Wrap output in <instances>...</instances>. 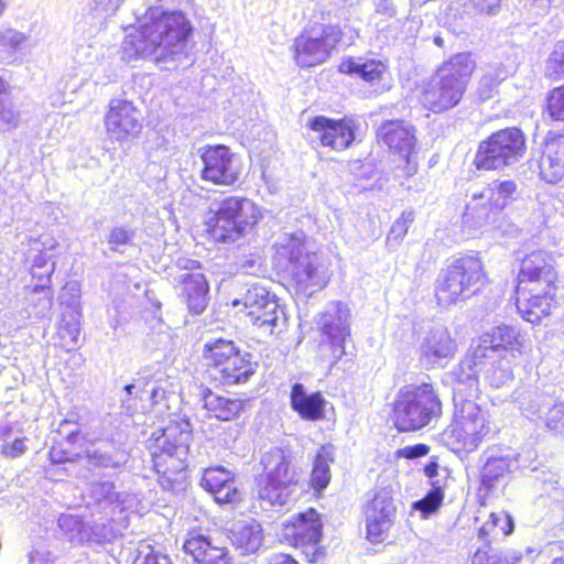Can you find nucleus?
Returning <instances> with one entry per match:
<instances>
[{
  "label": "nucleus",
  "instance_id": "1",
  "mask_svg": "<svg viewBox=\"0 0 564 564\" xmlns=\"http://www.w3.org/2000/svg\"><path fill=\"white\" fill-rule=\"evenodd\" d=\"M192 31V24L183 12L152 7L140 25L126 35L123 57L128 61L150 58L156 63L181 61L187 55Z\"/></svg>",
  "mask_w": 564,
  "mask_h": 564
},
{
  "label": "nucleus",
  "instance_id": "2",
  "mask_svg": "<svg viewBox=\"0 0 564 564\" xmlns=\"http://www.w3.org/2000/svg\"><path fill=\"white\" fill-rule=\"evenodd\" d=\"M305 238L303 231L280 236L274 243L273 261L288 272L297 292L312 294L327 285L329 274L319 256L307 250Z\"/></svg>",
  "mask_w": 564,
  "mask_h": 564
},
{
  "label": "nucleus",
  "instance_id": "3",
  "mask_svg": "<svg viewBox=\"0 0 564 564\" xmlns=\"http://www.w3.org/2000/svg\"><path fill=\"white\" fill-rule=\"evenodd\" d=\"M476 63L470 53H458L444 62L424 85L422 105L440 113L454 108L462 100Z\"/></svg>",
  "mask_w": 564,
  "mask_h": 564
},
{
  "label": "nucleus",
  "instance_id": "4",
  "mask_svg": "<svg viewBox=\"0 0 564 564\" xmlns=\"http://www.w3.org/2000/svg\"><path fill=\"white\" fill-rule=\"evenodd\" d=\"M263 474L258 478V498L270 507H283L294 499L297 477L292 466V455L274 447L260 460Z\"/></svg>",
  "mask_w": 564,
  "mask_h": 564
},
{
  "label": "nucleus",
  "instance_id": "5",
  "mask_svg": "<svg viewBox=\"0 0 564 564\" xmlns=\"http://www.w3.org/2000/svg\"><path fill=\"white\" fill-rule=\"evenodd\" d=\"M216 205L214 215L206 220V231L215 242H236L261 217L258 206L247 197L228 196Z\"/></svg>",
  "mask_w": 564,
  "mask_h": 564
},
{
  "label": "nucleus",
  "instance_id": "6",
  "mask_svg": "<svg viewBox=\"0 0 564 564\" xmlns=\"http://www.w3.org/2000/svg\"><path fill=\"white\" fill-rule=\"evenodd\" d=\"M487 283L481 261L474 256L456 259L443 270L435 284V296L441 306L466 301Z\"/></svg>",
  "mask_w": 564,
  "mask_h": 564
},
{
  "label": "nucleus",
  "instance_id": "7",
  "mask_svg": "<svg viewBox=\"0 0 564 564\" xmlns=\"http://www.w3.org/2000/svg\"><path fill=\"white\" fill-rule=\"evenodd\" d=\"M441 414L442 402L432 384H410L399 390L393 409V420L399 431H419Z\"/></svg>",
  "mask_w": 564,
  "mask_h": 564
},
{
  "label": "nucleus",
  "instance_id": "8",
  "mask_svg": "<svg viewBox=\"0 0 564 564\" xmlns=\"http://www.w3.org/2000/svg\"><path fill=\"white\" fill-rule=\"evenodd\" d=\"M192 441V424L182 419L171 421L154 438L152 444V458L158 474L169 480L186 468V459Z\"/></svg>",
  "mask_w": 564,
  "mask_h": 564
},
{
  "label": "nucleus",
  "instance_id": "9",
  "mask_svg": "<svg viewBox=\"0 0 564 564\" xmlns=\"http://www.w3.org/2000/svg\"><path fill=\"white\" fill-rule=\"evenodd\" d=\"M527 153V138L517 127L491 133L478 145L474 164L477 170L495 171L519 163Z\"/></svg>",
  "mask_w": 564,
  "mask_h": 564
},
{
  "label": "nucleus",
  "instance_id": "10",
  "mask_svg": "<svg viewBox=\"0 0 564 564\" xmlns=\"http://www.w3.org/2000/svg\"><path fill=\"white\" fill-rule=\"evenodd\" d=\"M453 402V422L444 435L457 451L473 452L490 433L488 413L473 398H457Z\"/></svg>",
  "mask_w": 564,
  "mask_h": 564
},
{
  "label": "nucleus",
  "instance_id": "11",
  "mask_svg": "<svg viewBox=\"0 0 564 564\" xmlns=\"http://www.w3.org/2000/svg\"><path fill=\"white\" fill-rule=\"evenodd\" d=\"M338 25H323L319 32L312 30L294 39L293 53L296 65L313 67L327 61L341 39Z\"/></svg>",
  "mask_w": 564,
  "mask_h": 564
},
{
  "label": "nucleus",
  "instance_id": "12",
  "mask_svg": "<svg viewBox=\"0 0 564 564\" xmlns=\"http://www.w3.org/2000/svg\"><path fill=\"white\" fill-rule=\"evenodd\" d=\"M203 169L200 177L216 185L231 186L238 182L242 167L239 159L223 144L199 149Z\"/></svg>",
  "mask_w": 564,
  "mask_h": 564
},
{
  "label": "nucleus",
  "instance_id": "13",
  "mask_svg": "<svg viewBox=\"0 0 564 564\" xmlns=\"http://www.w3.org/2000/svg\"><path fill=\"white\" fill-rule=\"evenodd\" d=\"M524 345V335L519 328L506 324L492 327L473 341L470 349L475 358L494 359L501 357L506 359L509 354L516 357L521 355Z\"/></svg>",
  "mask_w": 564,
  "mask_h": 564
},
{
  "label": "nucleus",
  "instance_id": "14",
  "mask_svg": "<svg viewBox=\"0 0 564 564\" xmlns=\"http://www.w3.org/2000/svg\"><path fill=\"white\" fill-rule=\"evenodd\" d=\"M516 191L513 181H495L479 196L474 195L473 202L467 206V215H471L478 226L495 223L499 212L514 199Z\"/></svg>",
  "mask_w": 564,
  "mask_h": 564
},
{
  "label": "nucleus",
  "instance_id": "15",
  "mask_svg": "<svg viewBox=\"0 0 564 564\" xmlns=\"http://www.w3.org/2000/svg\"><path fill=\"white\" fill-rule=\"evenodd\" d=\"M307 127L314 133L313 140H317L323 147L339 152L348 149L354 143L358 123L352 117L347 116L340 119L316 116L307 122Z\"/></svg>",
  "mask_w": 564,
  "mask_h": 564
},
{
  "label": "nucleus",
  "instance_id": "16",
  "mask_svg": "<svg viewBox=\"0 0 564 564\" xmlns=\"http://www.w3.org/2000/svg\"><path fill=\"white\" fill-rule=\"evenodd\" d=\"M397 506L390 487H377L365 508L368 539L381 542L394 523Z\"/></svg>",
  "mask_w": 564,
  "mask_h": 564
},
{
  "label": "nucleus",
  "instance_id": "17",
  "mask_svg": "<svg viewBox=\"0 0 564 564\" xmlns=\"http://www.w3.org/2000/svg\"><path fill=\"white\" fill-rule=\"evenodd\" d=\"M107 135L111 141L126 142L142 130L140 110L129 100L111 99L105 115Z\"/></svg>",
  "mask_w": 564,
  "mask_h": 564
},
{
  "label": "nucleus",
  "instance_id": "18",
  "mask_svg": "<svg viewBox=\"0 0 564 564\" xmlns=\"http://www.w3.org/2000/svg\"><path fill=\"white\" fill-rule=\"evenodd\" d=\"M322 521L313 508L297 513L285 525L284 535L295 547L303 549L310 562H317L321 556L318 543L322 536Z\"/></svg>",
  "mask_w": 564,
  "mask_h": 564
},
{
  "label": "nucleus",
  "instance_id": "19",
  "mask_svg": "<svg viewBox=\"0 0 564 564\" xmlns=\"http://www.w3.org/2000/svg\"><path fill=\"white\" fill-rule=\"evenodd\" d=\"M377 135L405 162V174L413 175L416 172V163L412 161L416 144L415 128L402 120H391L379 127Z\"/></svg>",
  "mask_w": 564,
  "mask_h": 564
},
{
  "label": "nucleus",
  "instance_id": "20",
  "mask_svg": "<svg viewBox=\"0 0 564 564\" xmlns=\"http://www.w3.org/2000/svg\"><path fill=\"white\" fill-rule=\"evenodd\" d=\"M557 273L554 260L550 253L543 250L533 251L524 257L518 276V289L538 291L536 288H554Z\"/></svg>",
  "mask_w": 564,
  "mask_h": 564
},
{
  "label": "nucleus",
  "instance_id": "21",
  "mask_svg": "<svg viewBox=\"0 0 564 564\" xmlns=\"http://www.w3.org/2000/svg\"><path fill=\"white\" fill-rule=\"evenodd\" d=\"M457 350L456 341L448 329L436 326L429 330L420 345V360L429 367L445 366L454 358Z\"/></svg>",
  "mask_w": 564,
  "mask_h": 564
},
{
  "label": "nucleus",
  "instance_id": "22",
  "mask_svg": "<svg viewBox=\"0 0 564 564\" xmlns=\"http://www.w3.org/2000/svg\"><path fill=\"white\" fill-rule=\"evenodd\" d=\"M481 459L484 465L480 470V485L486 491L507 482L511 474L519 468L518 456L512 453L486 451Z\"/></svg>",
  "mask_w": 564,
  "mask_h": 564
},
{
  "label": "nucleus",
  "instance_id": "23",
  "mask_svg": "<svg viewBox=\"0 0 564 564\" xmlns=\"http://www.w3.org/2000/svg\"><path fill=\"white\" fill-rule=\"evenodd\" d=\"M176 290L192 314H202L209 301V285L200 272H183L175 278Z\"/></svg>",
  "mask_w": 564,
  "mask_h": 564
},
{
  "label": "nucleus",
  "instance_id": "24",
  "mask_svg": "<svg viewBox=\"0 0 564 564\" xmlns=\"http://www.w3.org/2000/svg\"><path fill=\"white\" fill-rule=\"evenodd\" d=\"M554 288H536L538 291L519 290L517 288V308L523 319L529 323H539L551 313L554 304Z\"/></svg>",
  "mask_w": 564,
  "mask_h": 564
},
{
  "label": "nucleus",
  "instance_id": "25",
  "mask_svg": "<svg viewBox=\"0 0 564 564\" xmlns=\"http://www.w3.org/2000/svg\"><path fill=\"white\" fill-rule=\"evenodd\" d=\"M540 176L550 184L564 180V134H549L539 162Z\"/></svg>",
  "mask_w": 564,
  "mask_h": 564
},
{
  "label": "nucleus",
  "instance_id": "26",
  "mask_svg": "<svg viewBox=\"0 0 564 564\" xmlns=\"http://www.w3.org/2000/svg\"><path fill=\"white\" fill-rule=\"evenodd\" d=\"M200 486L208 491L218 503H230L239 500L231 471L223 466L209 467L204 470Z\"/></svg>",
  "mask_w": 564,
  "mask_h": 564
},
{
  "label": "nucleus",
  "instance_id": "27",
  "mask_svg": "<svg viewBox=\"0 0 564 564\" xmlns=\"http://www.w3.org/2000/svg\"><path fill=\"white\" fill-rule=\"evenodd\" d=\"M484 358H475L473 351L451 372L453 378V400L475 398L479 392V372Z\"/></svg>",
  "mask_w": 564,
  "mask_h": 564
},
{
  "label": "nucleus",
  "instance_id": "28",
  "mask_svg": "<svg viewBox=\"0 0 564 564\" xmlns=\"http://www.w3.org/2000/svg\"><path fill=\"white\" fill-rule=\"evenodd\" d=\"M350 311L341 302H332L318 315L317 327L326 339L347 338L350 335Z\"/></svg>",
  "mask_w": 564,
  "mask_h": 564
},
{
  "label": "nucleus",
  "instance_id": "29",
  "mask_svg": "<svg viewBox=\"0 0 564 564\" xmlns=\"http://www.w3.org/2000/svg\"><path fill=\"white\" fill-rule=\"evenodd\" d=\"M258 364L251 361L249 354L239 350L231 356L212 376L223 386H234L247 382L254 375Z\"/></svg>",
  "mask_w": 564,
  "mask_h": 564
},
{
  "label": "nucleus",
  "instance_id": "30",
  "mask_svg": "<svg viewBox=\"0 0 564 564\" xmlns=\"http://www.w3.org/2000/svg\"><path fill=\"white\" fill-rule=\"evenodd\" d=\"M183 550L197 564H229L226 549L214 546L203 534L191 533L184 542Z\"/></svg>",
  "mask_w": 564,
  "mask_h": 564
},
{
  "label": "nucleus",
  "instance_id": "31",
  "mask_svg": "<svg viewBox=\"0 0 564 564\" xmlns=\"http://www.w3.org/2000/svg\"><path fill=\"white\" fill-rule=\"evenodd\" d=\"M58 527L73 543L100 542L107 538V528L104 524L88 525L80 518L73 514H61Z\"/></svg>",
  "mask_w": 564,
  "mask_h": 564
},
{
  "label": "nucleus",
  "instance_id": "32",
  "mask_svg": "<svg viewBox=\"0 0 564 564\" xmlns=\"http://www.w3.org/2000/svg\"><path fill=\"white\" fill-rule=\"evenodd\" d=\"M200 401L209 416L221 421H230L243 409V401L236 398L219 395L209 388H200Z\"/></svg>",
  "mask_w": 564,
  "mask_h": 564
},
{
  "label": "nucleus",
  "instance_id": "33",
  "mask_svg": "<svg viewBox=\"0 0 564 564\" xmlns=\"http://www.w3.org/2000/svg\"><path fill=\"white\" fill-rule=\"evenodd\" d=\"M325 399L319 392L307 393L302 383H295L291 391V405L300 416L307 421H317L324 416Z\"/></svg>",
  "mask_w": 564,
  "mask_h": 564
},
{
  "label": "nucleus",
  "instance_id": "34",
  "mask_svg": "<svg viewBox=\"0 0 564 564\" xmlns=\"http://www.w3.org/2000/svg\"><path fill=\"white\" fill-rule=\"evenodd\" d=\"M230 540L241 554H253L262 545L263 531L260 523L254 520L240 522L230 530Z\"/></svg>",
  "mask_w": 564,
  "mask_h": 564
},
{
  "label": "nucleus",
  "instance_id": "35",
  "mask_svg": "<svg viewBox=\"0 0 564 564\" xmlns=\"http://www.w3.org/2000/svg\"><path fill=\"white\" fill-rule=\"evenodd\" d=\"M339 70L344 74L357 75L368 83H376L381 80L387 72V65L376 58H348L341 62Z\"/></svg>",
  "mask_w": 564,
  "mask_h": 564
},
{
  "label": "nucleus",
  "instance_id": "36",
  "mask_svg": "<svg viewBox=\"0 0 564 564\" xmlns=\"http://www.w3.org/2000/svg\"><path fill=\"white\" fill-rule=\"evenodd\" d=\"M238 350L232 340L223 338L212 339L204 345L203 358L206 365L210 367L212 373H214Z\"/></svg>",
  "mask_w": 564,
  "mask_h": 564
},
{
  "label": "nucleus",
  "instance_id": "37",
  "mask_svg": "<svg viewBox=\"0 0 564 564\" xmlns=\"http://www.w3.org/2000/svg\"><path fill=\"white\" fill-rule=\"evenodd\" d=\"M334 463V446L324 445L316 453L313 470L311 475V484L315 490L325 489L330 481V464Z\"/></svg>",
  "mask_w": 564,
  "mask_h": 564
},
{
  "label": "nucleus",
  "instance_id": "38",
  "mask_svg": "<svg viewBox=\"0 0 564 564\" xmlns=\"http://www.w3.org/2000/svg\"><path fill=\"white\" fill-rule=\"evenodd\" d=\"M553 405V399L541 391L532 390L519 397V406L530 420H545L546 412Z\"/></svg>",
  "mask_w": 564,
  "mask_h": 564
},
{
  "label": "nucleus",
  "instance_id": "39",
  "mask_svg": "<svg viewBox=\"0 0 564 564\" xmlns=\"http://www.w3.org/2000/svg\"><path fill=\"white\" fill-rule=\"evenodd\" d=\"M511 70L502 64L490 65L480 77L477 87L479 100L487 101L498 93L499 85L506 80Z\"/></svg>",
  "mask_w": 564,
  "mask_h": 564
},
{
  "label": "nucleus",
  "instance_id": "40",
  "mask_svg": "<svg viewBox=\"0 0 564 564\" xmlns=\"http://www.w3.org/2000/svg\"><path fill=\"white\" fill-rule=\"evenodd\" d=\"M494 359H482L480 371L484 380L492 388H500L513 379L510 362L505 358L499 361Z\"/></svg>",
  "mask_w": 564,
  "mask_h": 564
},
{
  "label": "nucleus",
  "instance_id": "41",
  "mask_svg": "<svg viewBox=\"0 0 564 564\" xmlns=\"http://www.w3.org/2000/svg\"><path fill=\"white\" fill-rule=\"evenodd\" d=\"M251 321L260 328L268 329L270 334L282 332L286 325L285 313L275 300L269 302L264 310L254 315Z\"/></svg>",
  "mask_w": 564,
  "mask_h": 564
},
{
  "label": "nucleus",
  "instance_id": "42",
  "mask_svg": "<svg viewBox=\"0 0 564 564\" xmlns=\"http://www.w3.org/2000/svg\"><path fill=\"white\" fill-rule=\"evenodd\" d=\"M80 335V315L61 313L57 321V337L59 346L72 350L77 346Z\"/></svg>",
  "mask_w": 564,
  "mask_h": 564
},
{
  "label": "nucleus",
  "instance_id": "43",
  "mask_svg": "<svg viewBox=\"0 0 564 564\" xmlns=\"http://www.w3.org/2000/svg\"><path fill=\"white\" fill-rule=\"evenodd\" d=\"M86 456L88 464L93 467L100 468H121L128 462V453L126 451H112L106 448V446L87 449Z\"/></svg>",
  "mask_w": 564,
  "mask_h": 564
},
{
  "label": "nucleus",
  "instance_id": "44",
  "mask_svg": "<svg viewBox=\"0 0 564 564\" xmlns=\"http://www.w3.org/2000/svg\"><path fill=\"white\" fill-rule=\"evenodd\" d=\"M443 500L444 491L442 481H432V488L422 499L413 502L412 509L419 511L422 518L426 519L438 511Z\"/></svg>",
  "mask_w": 564,
  "mask_h": 564
},
{
  "label": "nucleus",
  "instance_id": "45",
  "mask_svg": "<svg viewBox=\"0 0 564 564\" xmlns=\"http://www.w3.org/2000/svg\"><path fill=\"white\" fill-rule=\"evenodd\" d=\"M495 519H498V521L501 522V525L505 527L497 529L495 528V521L487 520L478 531L479 539L486 543L505 538L513 531V520L507 512H497Z\"/></svg>",
  "mask_w": 564,
  "mask_h": 564
},
{
  "label": "nucleus",
  "instance_id": "46",
  "mask_svg": "<svg viewBox=\"0 0 564 564\" xmlns=\"http://www.w3.org/2000/svg\"><path fill=\"white\" fill-rule=\"evenodd\" d=\"M274 300V296H271L265 288L252 285L247 290L241 302L247 311V315L252 318L260 313V311L264 310L269 302H273Z\"/></svg>",
  "mask_w": 564,
  "mask_h": 564
},
{
  "label": "nucleus",
  "instance_id": "47",
  "mask_svg": "<svg viewBox=\"0 0 564 564\" xmlns=\"http://www.w3.org/2000/svg\"><path fill=\"white\" fill-rule=\"evenodd\" d=\"M89 497L100 508L118 503L120 494L111 481H94L89 486Z\"/></svg>",
  "mask_w": 564,
  "mask_h": 564
},
{
  "label": "nucleus",
  "instance_id": "48",
  "mask_svg": "<svg viewBox=\"0 0 564 564\" xmlns=\"http://www.w3.org/2000/svg\"><path fill=\"white\" fill-rule=\"evenodd\" d=\"M42 259H43L42 256H37V269L44 268L43 273H40V274L37 273V284H36L37 306L40 305V302H42V300H43L45 302L43 305L44 310H50V307L52 305V292H51L50 288L47 286V283H50L51 274L54 272L55 262H51L47 265L46 259H44L45 264L43 265L41 263Z\"/></svg>",
  "mask_w": 564,
  "mask_h": 564
},
{
  "label": "nucleus",
  "instance_id": "49",
  "mask_svg": "<svg viewBox=\"0 0 564 564\" xmlns=\"http://www.w3.org/2000/svg\"><path fill=\"white\" fill-rule=\"evenodd\" d=\"M80 290L76 282L66 283L58 296L61 313L82 315L79 305Z\"/></svg>",
  "mask_w": 564,
  "mask_h": 564
},
{
  "label": "nucleus",
  "instance_id": "50",
  "mask_svg": "<svg viewBox=\"0 0 564 564\" xmlns=\"http://www.w3.org/2000/svg\"><path fill=\"white\" fill-rule=\"evenodd\" d=\"M134 237V229L127 225H120L110 228L108 235L106 236V241L109 245L111 251L122 252L121 248L132 245Z\"/></svg>",
  "mask_w": 564,
  "mask_h": 564
},
{
  "label": "nucleus",
  "instance_id": "51",
  "mask_svg": "<svg viewBox=\"0 0 564 564\" xmlns=\"http://www.w3.org/2000/svg\"><path fill=\"white\" fill-rule=\"evenodd\" d=\"M0 453L7 457H18L22 455L26 448L25 437L17 436L12 438V429L3 427L0 430Z\"/></svg>",
  "mask_w": 564,
  "mask_h": 564
},
{
  "label": "nucleus",
  "instance_id": "52",
  "mask_svg": "<svg viewBox=\"0 0 564 564\" xmlns=\"http://www.w3.org/2000/svg\"><path fill=\"white\" fill-rule=\"evenodd\" d=\"M79 427L77 423V414L70 413L68 417L63 419L52 437H56L59 442H65L66 445L72 446L77 443L79 437Z\"/></svg>",
  "mask_w": 564,
  "mask_h": 564
},
{
  "label": "nucleus",
  "instance_id": "53",
  "mask_svg": "<svg viewBox=\"0 0 564 564\" xmlns=\"http://www.w3.org/2000/svg\"><path fill=\"white\" fill-rule=\"evenodd\" d=\"M545 76L553 80L564 77V41L557 42L545 64Z\"/></svg>",
  "mask_w": 564,
  "mask_h": 564
},
{
  "label": "nucleus",
  "instance_id": "54",
  "mask_svg": "<svg viewBox=\"0 0 564 564\" xmlns=\"http://www.w3.org/2000/svg\"><path fill=\"white\" fill-rule=\"evenodd\" d=\"M414 221V214L411 210H404L401 216L392 224L387 237V243L390 246L399 245L405 237L410 225Z\"/></svg>",
  "mask_w": 564,
  "mask_h": 564
},
{
  "label": "nucleus",
  "instance_id": "55",
  "mask_svg": "<svg viewBox=\"0 0 564 564\" xmlns=\"http://www.w3.org/2000/svg\"><path fill=\"white\" fill-rule=\"evenodd\" d=\"M10 94L9 83L0 76V127L12 123L15 118Z\"/></svg>",
  "mask_w": 564,
  "mask_h": 564
},
{
  "label": "nucleus",
  "instance_id": "56",
  "mask_svg": "<svg viewBox=\"0 0 564 564\" xmlns=\"http://www.w3.org/2000/svg\"><path fill=\"white\" fill-rule=\"evenodd\" d=\"M122 0H93L89 14L96 23H101L108 15L112 14L120 6Z\"/></svg>",
  "mask_w": 564,
  "mask_h": 564
},
{
  "label": "nucleus",
  "instance_id": "57",
  "mask_svg": "<svg viewBox=\"0 0 564 564\" xmlns=\"http://www.w3.org/2000/svg\"><path fill=\"white\" fill-rule=\"evenodd\" d=\"M547 111L552 119L564 121V85L554 88L547 97Z\"/></svg>",
  "mask_w": 564,
  "mask_h": 564
},
{
  "label": "nucleus",
  "instance_id": "58",
  "mask_svg": "<svg viewBox=\"0 0 564 564\" xmlns=\"http://www.w3.org/2000/svg\"><path fill=\"white\" fill-rule=\"evenodd\" d=\"M544 423L550 431L564 435V403L553 404L546 412Z\"/></svg>",
  "mask_w": 564,
  "mask_h": 564
},
{
  "label": "nucleus",
  "instance_id": "59",
  "mask_svg": "<svg viewBox=\"0 0 564 564\" xmlns=\"http://www.w3.org/2000/svg\"><path fill=\"white\" fill-rule=\"evenodd\" d=\"M135 564H172L170 557L159 551L145 545L135 561Z\"/></svg>",
  "mask_w": 564,
  "mask_h": 564
},
{
  "label": "nucleus",
  "instance_id": "60",
  "mask_svg": "<svg viewBox=\"0 0 564 564\" xmlns=\"http://www.w3.org/2000/svg\"><path fill=\"white\" fill-rule=\"evenodd\" d=\"M52 445L48 452L52 463L59 464L69 459L70 449L69 446L64 447L65 442H59L56 437H51Z\"/></svg>",
  "mask_w": 564,
  "mask_h": 564
},
{
  "label": "nucleus",
  "instance_id": "61",
  "mask_svg": "<svg viewBox=\"0 0 564 564\" xmlns=\"http://www.w3.org/2000/svg\"><path fill=\"white\" fill-rule=\"evenodd\" d=\"M25 40L22 33L8 30L0 33V50L12 51L19 47V45Z\"/></svg>",
  "mask_w": 564,
  "mask_h": 564
},
{
  "label": "nucleus",
  "instance_id": "62",
  "mask_svg": "<svg viewBox=\"0 0 564 564\" xmlns=\"http://www.w3.org/2000/svg\"><path fill=\"white\" fill-rule=\"evenodd\" d=\"M473 564H500L498 550L487 546V549H478L473 556Z\"/></svg>",
  "mask_w": 564,
  "mask_h": 564
},
{
  "label": "nucleus",
  "instance_id": "63",
  "mask_svg": "<svg viewBox=\"0 0 564 564\" xmlns=\"http://www.w3.org/2000/svg\"><path fill=\"white\" fill-rule=\"evenodd\" d=\"M430 452V446L426 444H415L410 446H404L397 452L398 457H403L406 459H416L423 456H426Z\"/></svg>",
  "mask_w": 564,
  "mask_h": 564
},
{
  "label": "nucleus",
  "instance_id": "64",
  "mask_svg": "<svg viewBox=\"0 0 564 564\" xmlns=\"http://www.w3.org/2000/svg\"><path fill=\"white\" fill-rule=\"evenodd\" d=\"M375 12L391 19L395 15L397 9L392 0H373Z\"/></svg>",
  "mask_w": 564,
  "mask_h": 564
}]
</instances>
